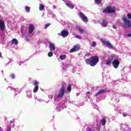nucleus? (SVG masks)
I'll return each instance as SVG.
<instances>
[{
  "label": "nucleus",
  "mask_w": 131,
  "mask_h": 131,
  "mask_svg": "<svg viewBox=\"0 0 131 131\" xmlns=\"http://www.w3.org/2000/svg\"><path fill=\"white\" fill-rule=\"evenodd\" d=\"M112 63V65L114 68H118L119 66V60L116 59V55H112L110 57H108L107 60L106 61V65H110Z\"/></svg>",
  "instance_id": "nucleus-1"
},
{
  "label": "nucleus",
  "mask_w": 131,
  "mask_h": 131,
  "mask_svg": "<svg viewBox=\"0 0 131 131\" xmlns=\"http://www.w3.org/2000/svg\"><path fill=\"white\" fill-rule=\"evenodd\" d=\"M99 57L97 56H94L90 57V59H86L85 62L88 65H90L92 67H94L97 65V63L99 62Z\"/></svg>",
  "instance_id": "nucleus-2"
},
{
  "label": "nucleus",
  "mask_w": 131,
  "mask_h": 131,
  "mask_svg": "<svg viewBox=\"0 0 131 131\" xmlns=\"http://www.w3.org/2000/svg\"><path fill=\"white\" fill-rule=\"evenodd\" d=\"M122 20L123 21V25L126 28H130L131 27V21L128 20L127 18L125 16H123L122 17Z\"/></svg>",
  "instance_id": "nucleus-3"
},
{
  "label": "nucleus",
  "mask_w": 131,
  "mask_h": 131,
  "mask_svg": "<svg viewBox=\"0 0 131 131\" xmlns=\"http://www.w3.org/2000/svg\"><path fill=\"white\" fill-rule=\"evenodd\" d=\"M101 41L102 42L103 45L106 46L108 49H113V45H112L109 41H106L104 39H101Z\"/></svg>",
  "instance_id": "nucleus-4"
},
{
  "label": "nucleus",
  "mask_w": 131,
  "mask_h": 131,
  "mask_svg": "<svg viewBox=\"0 0 131 131\" xmlns=\"http://www.w3.org/2000/svg\"><path fill=\"white\" fill-rule=\"evenodd\" d=\"M78 15L83 22H89V18H88V17L82 12H79Z\"/></svg>",
  "instance_id": "nucleus-5"
},
{
  "label": "nucleus",
  "mask_w": 131,
  "mask_h": 131,
  "mask_svg": "<svg viewBox=\"0 0 131 131\" xmlns=\"http://www.w3.org/2000/svg\"><path fill=\"white\" fill-rule=\"evenodd\" d=\"M107 13V14H111V13H115V8H112L111 7L109 6L106 7L103 10V12Z\"/></svg>",
  "instance_id": "nucleus-6"
},
{
  "label": "nucleus",
  "mask_w": 131,
  "mask_h": 131,
  "mask_svg": "<svg viewBox=\"0 0 131 131\" xmlns=\"http://www.w3.org/2000/svg\"><path fill=\"white\" fill-rule=\"evenodd\" d=\"M65 95V90L61 89V88L59 90V92L57 95L58 98H63Z\"/></svg>",
  "instance_id": "nucleus-7"
},
{
  "label": "nucleus",
  "mask_w": 131,
  "mask_h": 131,
  "mask_svg": "<svg viewBox=\"0 0 131 131\" xmlns=\"http://www.w3.org/2000/svg\"><path fill=\"white\" fill-rule=\"evenodd\" d=\"M34 29H35V28L34 27V25L33 24H31L29 26L28 29V34H31L34 31Z\"/></svg>",
  "instance_id": "nucleus-8"
},
{
  "label": "nucleus",
  "mask_w": 131,
  "mask_h": 131,
  "mask_svg": "<svg viewBox=\"0 0 131 131\" xmlns=\"http://www.w3.org/2000/svg\"><path fill=\"white\" fill-rule=\"evenodd\" d=\"M107 92H108V91L107 90V88L104 89H101L98 91V93H96V94L95 95V97H98L99 95H101V94H104V93H107Z\"/></svg>",
  "instance_id": "nucleus-9"
},
{
  "label": "nucleus",
  "mask_w": 131,
  "mask_h": 131,
  "mask_svg": "<svg viewBox=\"0 0 131 131\" xmlns=\"http://www.w3.org/2000/svg\"><path fill=\"white\" fill-rule=\"evenodd\" d=\"M79 50V46L76 45L73 48H72L70 52V53H74V52H77Z\"/></svg>",
  "instance_id": "nucleus-10"
},
{
  "label": "nucleus",
  "mask_w": 131,
  "mask_h": 131,
  "mask_svg": "<svg viewBox=\"0 0 131 131\" xmlns=\"http://www.w3.org/2000/svg\"><path fill=\"white\" fill-rule=\"evenodd\" d=\"M5 21L0 19V29L2 31H4L5 30Z\"/></svg>",
  "instance_id": "nucleus-11"
},
{
  "label": "nucleus",
  "mask_w": 131,
  "mask_h": 131,
  "mask_svg": "<svg viewBox=\"0 0 131 131\" xmlns=\"http://www.w3.org/2000/svg\"><path fill=\"white\" fill-rule=\"evenodd\" d=\"M68 35H69V33H68V31L66 30L61 31V36H62V37H67Z\"/></svg>",
  "instance_id": "nucleus-12"
},
{
  "label": "nucleus",
  "mask_w": 131,
  "mask_h": 131,
  "mask_svg": "<svg viewBox=\"0 0 131 131\" xmlns=\"http://www.w3.org/2000/svg\"><path fill=\"white\" fill-rule=\"evenodd\" d=\"M49 49H50V51H55V50H56L55 44L54 43L50 42L49 43Z\"/></svg>",
  "instance_id": "nucleus-13"
},
{
  "label": "nucleus",
  "mask_w": 131,
  "mask_h": 131,
  "mask_svg": "<svg viewBox=\"0 0 131 131\" xmlns=\"http://www.w3.org/2000/svg\"><path fill=\"white\" fill-rule=\"evenodd\" d=\"M76 28H77V29L79 31L80 33H81V34H83V33H84V30H83V29H82L78 26H76Z\"/></svg>",
  "instance_id": "nucleus-14"
},
{
  "label": "nucleus",
  "mask_w": 131,
  "mask_h": 131,
  "mask_svg": "<svg viewBox=\"0 0 131 131\" xmlns=\"http://www.w3.org/2000/svg\"><path fill=\"white\" fill-rule=\"evenodd\" d=\"M67 90L69 93H71V91H72V84L69 83L67 85Z\"/></svg>",
  "instance_id": "nucleus-15"
},
{
  "label": "nucleus",
  "mask_w": 131,
  "mask_h": 131,
  "mask_svg": "<svg viewBox=\"0 0 131 131\" xmlns=\"http://www.w3.org/2000/svg\"><path fill=\"white\" fill-rule=\"evenodd\" d=\"M107 24H108V23L105 20H103L102 22L101 23V25L102 27H106Z\"/></svg>",
  "instance_id": "nucleus-16"
},
{
  "label": "nucleus",
  "mask_w": 131,
  "mask_h": 131,
  "mask_svg": "<svg viewBox=\"0 0 131 131\" xmlns=\"http://www.w3.org/2000/svg\"><path fill=\"white\" fill-rule=\"evenodd\" d=\"M61 85H62V86L60 89L66 90V86H67V84H66V83H65V82H63L61 83Z\"/></svg>",
  "instance_id": "nucleus-17"
},
{
  "label": "nucleus",
  "mask_w": 131,
  "mask_h": 131,
  "mask_svg": "<svg viewBox=\"0 0 131 131\" xmlns=\"http://www.w3.org/2000/svg\"><path fill=\"white\" fill-rule=\"evenodd\" d=\"M66 5L67 7H68V8H70V9H74V5L71 4L67 3Z\"/></svg>",
  "instance_id": "nucleus-18"
},
{
  "label": "nucleus",
  "mask_w": 131,
  "mask_h": 131,
  "mask_svg": "<svg viewBox=\"0 0 131 131\" xmlns=\"http://www.w3.org/2000/svg\"><path fill=\"white\" fill-rule=\"evenodd\" d=\"M67 57V56H66V55H61L59 56V59H60V60H65V59H66V58Z\"/></svg>",
  "instance_id": "nucleus-19"
},
{
  "label": "nucleus",
  "mask_w": 131,
  "mask_h": 131,
  "mask_svg": "<svg viewBox=\"0 0 131 131\" xmlns=\"http://www.w3.org/2000/svg\"><path fill=\"white\" fill-rule=\"evenodd\" d=\"M33 85H34L35 86H39V82H38L37 80H34V81L33 82Z\"/></svg>",
  "instance_id": "nucleus-20"
},
{
  "label": "nucleus",
  "mask_w": 131,
  "mask_h": 131,
  "mask_svg": "<svg viewBox=\"0 0 131 131\" xmlns=\"http://www.w3.org/2000/svg\"><path fill=\"white\" fill-rule=\"evenodd\" d=\"M39 88V86H35L34 89H33V93H37L38 91V88Z\"/></svg>",
  "instance_id": "nucleus-21"
},
{
  "label": "nucleus",
  "mask_w": 131,
  "mask_h": 131,
  "mask_svg": "<svg viewBox=\"0 0 131 131\" xmlns=\"http://www.w3.org/2000/svg\"><path fill=\"white\" fill-rule=\"evenodd\" d=\"M12 43H14V45H18V40L16 39H13L12 40Z\"/></svg>",
  "instance_id": "nucleus-22"
},
{
  "label": "nucleus",
  "mask_w": 131,
  "mask_h": 131,
  "mask_svg": "<svg viewBox=\"0 0 131 131\" xmlns=\"http://www.w3.org/2000/svg\"><path fill=\"white\" fill-rule=\"evenodd\" d=\"M45 9V6L42 4H40L39 11H42Z\"/></svg>",
  "instance_id": "nucleus-23"
},
{
  "label": "nucleus",
  "mask_w": 131,
  "mask_h": 131,
  "mask_svg": "<svg viewBox=\"0 0 131 131\" xmlns=\"http://www.w3.org/2000/svg\"><path fill=\"white\" fill-rule=\"evenodd\" d=\"M101 122H102V125H105L106 124V119L105 118H103L101 120Z\"/></svg>",
  "instance_id": "nucleus-24"
},
{
  "label": "nucleus",
  "mask_w": 131,
  "mask_h": 131,
  "mask_svg": "<svg viewBox=\"0 0 131 131\" xmlns=\"http://www.w3.org/2000/svg\"><path fill=\"white\" fill-rule=\"evenodd\" d=\"M25 9L27 13H29V12H30V7L26 6Z\"/></svg>",
  "instance_id": "nucleus-25"
},
{
  "label": "nucleus",
  "mask_w": 131,
  "mask_h": 131,
  "mask_svg": "<svg viewBox=\"0 0 131 131\" xmlns=\"http://www.w3.org/2000/svg\"><path fill=\"white\" fill-rule=\"evenodd\" d=\"M95 4L99 5L102 3V0H95Z\"/></svg>",
  "instance_id": "nucleus-26"
},
{
  "label": "nucleus",
  "mask_w": 131,
  "mask_h": 131,
  "mask_svg": "<svg viewBox=\"0 0 131 131\" xmlns=\"http://www.w3.org/2000/svg\"><path fill=\"white\" fill-rule=\"evenodd\" d=\"M92 47H93V48H95V47H96V46H97V43L95 42V41H93L92 42Z\"/></svg>",
  "instance_id": "nucleus-27"
},
{
  "label": "nucleus",
  "mask_w": 131,
  "mask_h": 131,
  "mask_svg": "<svg viewBox=\"0 0 131 131\" xmlns=\"http://www.w3.org/2000/svg\"><path fill=\"white\" fill-rule=\"evenodd\" d=\"M48 57H53V52H50L48 54Z\"/></svg>",
  "instance_id": "nucleus-28"
},
{
  "label": "nucleus",
  "mask_w": 131,
  "mask_h": 131,
  "mask_svg": "<svg viewBox=\"0 0 131 131\" xmlns=\"http://www.w3.org/2000/svg\"><path fill=\"white\" fill-rule=\"evenodd\" d=\"M51 25V24H47L45 25V29H48V27Z\"/></svg>",
  "instance_id": "nucleus-29"
},
{
  "label": "nucleus",
  "mask_w": 131,
  "mask_h": 131,
  "mask_svg": "<svg viewBox=\"0 0 131 131\" xmlns=\"http://www.w3.org/2000/svg\"><path fill=\"white\" fill-rule=\"evenodd\" d=\"M76 38H78V39H82V37H80L79 35H76Z\"/></svg>",
  "instance_id": "nucleus-30"
},
{
  "label": "nucleus",
  "mask_w": 131,
  "mask_h": 131,
  "mask_svg": "<svg viewBox=\"0 0 131 131\" xmlns=\"http://www.w3.org/2000/svg\"><path fill=\"white\" fill-rule=\"evenodd\" d=\"M127 17L129 19H131V14L130 13H128L127 14Z\"/></svg>",
  "instance_id": "nucleus-31"
},
{
  "label": "nucleus",
  "mask_w": 131,
  "mask_h": 131,
  "mask_svg": "<svg viewBox=\"0 0 131 131\" xmlns=\"http://www.w3.org/2000/svg\"><path fill=\"white\" fill-rule=\"evenodd\" d=\"M113 28H114V29H117V27H116V26L115 25H113Z\"/></svg>",
  "instance_id": "nucleus-32"
},
{
  "label": "nucleus",
  "mask_w": 131,
  "mask_h": 131,
  "mask_svg": "<svg viewBox=\"0 0 131 131\" xmlns=\"http://www.w3.org/2000/svg\"><path fill=\"white\" fill-rule=\"evenodd\" d=\"M11 77H12V78H15V75H14V74H11Z\"/></svg>",
  "instance_id": "nucleus-33"
},
{
  "label": "nucleus",
  "mask_w": 131,
  "mask_h": 131,
  "mask_svg": "<svg viewBox=\"0 0 131 131\" xmlns=\"http://www.w3.org/2000/svg\"><path fill=\"white\" fill-rule=\"evenodd\" d=\"M87 131H92V128H87Z\"/></svg>",
  "instance_id": "nucleus-34"
},
{
  "label": "nucleus",
  "mask_w": 131,
  "mask_h": 131,
  "mask_svg": "<svg viewBox=\"0 0 131 131\" xmlns=\"http://www.w3.org/2000/svg\"><path fill=\"white\" fill-rule=\"evenodd\" d=\"M7 131H11V127L8 128Z\"/></svg>",
  "instance_id": "nucleus-35"
},
{
  "label": "nucleus",
  "mask_w": 131,
  "mask_h": 131,
  "mask_svg": "<svg viewBox=\"0 0 131 131\" xmlns=\"http://www.w3.org/2000/svg\"><path fill=\"white\" fill-rule=\"evenodd\" d=\"M127 36H128V37H131V33L128 34Z\"/></svg>",
  "instance_id": "nucleus-36"
},
{
  "label": "nucleus",
  "mask_w": 131,
  "mask_h": 131,
  "mask_svg": "<svg viewBox=\"0 0 131 131\" xmlns=\"http://www.w3.org/2000/svg\"><path fill=\"white\" fill-rule=\"evenodd\" d=\"M123 117H126V114H123Z\"/></svg>",
  "instance_id": "nucleus-37"
},
{
  "label": "nucleus",
  "mask_w": 131,
  "mask_h": 131,
  "mask_svg": "<svg viewBox=\"0 0 131 131\" xmlns=\"http://www.w3.org/2000/svg\"><path fill=\"white\" fill-rule=\"evenodd\" d=\"M86 93H87V94H88V95H90V94H91V92H89V91L87 92Z\"/></svg>",
  "instance_id": "nucleus-38"
},
{
  "label": "nucleus",
  "mask_w": 131,
  "mask_h": 131,
  "mask_svg": "<svg viewBox=\"0 0 131 131\" xmlns=\"http://www.w3.org/2000/svg\"><path fill=\"white\" fill-rule=\"evenodd\" d=\"M53 9H56V6L53 5Z\"/></svg>",
  "instance_id": "nucleus-39"
},
{
  "label": "nucleus",
  "mask_w": 131,
  "mask_h": 131,
  "mask_svg": "<svg viewBox=\"0 0 131 131\" xmlns=\"http://www.w3.org/2000/svg\"><path fill=\"white\" fill-rule=\"evenodd\" d=\"M0 57H2V52H0Z\"/></svg>",
  "instance_id": "nucleus-40"
}]
</instances>
